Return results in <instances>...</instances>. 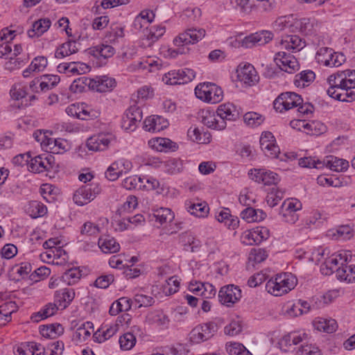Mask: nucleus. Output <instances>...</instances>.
Returning a JSON list of instances; mask_svg holds the SVG:
<instances>
[{
    "mask_svg": "<svg viewBox=\"0 0 355 355\" xmlns=\"http://www.w3.org/2000/svg\"><path fill=\"white\" fill-rule=\"evenodd\" d=\"M297 284V279L293 274H278L275 279L268 281V293L276 297L282 296L294 289Z\"/></svg>",
    "mask_w": 355,
    "mask_h": 355,
    "instance_id": "obj_1",
    "label": "nucleus"
},
{
    "mask_svg": "<svg viewBox=\"0 0 355 355\" xmlns=\"http://www.w3.org/2000/svg\"><path fill=\"white\" fill-rule=\"evenodd\" d=\"M205 30L202 28L192 27L187 28L183 33H180L173 40L174 45L179 47L177 50H174L173 53L175 54L184 53V49H181V46L198 42L205 37Z\"/></svg>",
    "mask_w": 355,
    "mask_h": 355,
    "instance_id": "obj_2",
    "label": "nucleus"
},
{
    "mask_svg": "<svg viewBox=\"0 0 355 355\" xmlns=\"http://www.w3.org/2000/svg\"><path fill=\"white\" fill-rule=\"evenodd\" d=\"M196 97L205 102L217 103L223 98L222 89L211 83H202L198 84L195 88Z\"/></svg>",
    "mask_w": 355,
    "mask_h": 355,
    "instance_id": "obj_3",
    "label": "nucleus"
},
{
    "mask_svg": "<svg viewBox=\"0 0 355 355\" xmlns=\"http://www.w3.org/2000/svg\"><path fill=\"white\" fill-rule=\"evenodd\" d=\"M278 332H274L270 338L272 345H275L282 351L288 352L291 349V347L296 345L302 342L307 338V335L304 332L293 331L290 332L280 338Z\"/></svg>",
    "mask_w": 355,
    "mask_h": 355,
    "instance_id": "obj_4",
    "label": "nucleus"
},
{
    "mask_svg": "<svg viewBox=\"0 0 355 355\" xmlns=\"http://www.w3.org/2000/svg\"><path fill=\"white\" fill-rule=\"evenodd\" d=\"M302 209V202L297 198L286 199L279 207V214L282 220L287 223L294 224L299 220L297 211Z\"/></svg>",
    "mask_w": 355,
    "mask_h": 355,
    "instance_id": "obj_5",
    "label": "nucleus"
},
{
    "mask_svg": "<svg viewBox=\"0 0 355 355\" xmlns=\"http://www.w3.org/2000/svg\"><path fill=\"white\" fill-rule=\"evenodd\" d=\"M315 58L318 63L329 67H338L345 61V56L343 53L335 52L328 47L319 49Z\"/></svg>",
    "mask_w": 355,
    "mask_h": 355,
    "instance_id": "obj_6",
    "label": "nucleus"
},
{
    "mask_svg": "<svg viewBox=\"0 0 355 355\" xmlns=\"http://www.w3.org/2000/svg\"><path fill=\"white\" fill-rule=\"evenodd\" d=\"M101 192L99 184L92 182L78 189L73 194V199L76 205L83 206L93 200Z\"/></svg>",
    "mask_w": 355,
    "mask_h": 355,
    "instance_id": "obj_7",
    "label": "nucleus"
},
{
    "mask_svg": "<svg viewBox=\"0 0 355 355\" xmlns=\"http://www.w3.org/2000/svg\"><path fill=\"white\" fill-rule=\"evenodd\" d=\"M302 98L295 92H287L279 94L273 102L274 109L279 112L289 110L299 105Z\"/></svg>",
    "mask_w": 355,
    "mask_h": 355,
    "instance_id": "obj_8",
    "label": "nucleus"
},
{
    "mask_svg": "<svg viewBox=\"0 0 355 355\" xmlns=\"http://www.w3.org/2000/svg\"><path fill=\"white\" fill-rule=\"evenodd\" d=\"M195 77L196 72L193 69L184 68L168 71L162 77V81L166 85H181L191 82Z\"/></svg>",
    "mask_w": 355,
    "mask_h": 355,
    "instance_id": "obj_9",
    "label": "nucleus"
},
{
    "mask_svg": "<svg viewBox=\"0 0 355 355\" xmlns=\"http://www.w3.org/2000/svg\"><path fill=\"white\" fill-rule=\"evenodd\" d=\"M329 85L340 86L342 89L355 88V70L347 69L330 75L327 78Z\"/></svg>",
    "mask_w": 355,
    "mask_h": 355,
    "instance_id": "obj_10",
    "label": "nucleus"
},
{
    "mask_svg": "<svg viewBox=\"0 0 355 355\" xmlns=\"http://www.w3.org/2000/svg\"><path fill=\"white\" fill-rule=\"evenodd\" d=\"M217 330V324L213 322L199 324L190 332V340L193 343L205 342L212 338Z\"/></svg>",
    "mask_w": 355,
    "mask_h": 355,
    "instance_id": "obj_11",
    "label": "nucleus"
},
{
    "mask_svg": "<svg viewBox=\"0 0 355 355\" xmlns=\"http://www.w3.org/2000/svg\"><path fill=\"white\" fill-rule=\"evenodd\" d=\"M348 261L347 251H341L329 257L320 266V271L324 275L337 274L338 269L341 268Z\"/></svg>",
    "mask_w": 355,
    "mask_h": 355,
    "instance_id": "obj_12",
    "label": "nucleus"
},
{
    "mask_svg": "<svg viewBox=\"0 0 355 355\" xmlns=\"http://www.w3.org/2000/svg\"><path fill=\"white\" fill-rule=\"evenodd\" d=\"M241 290L238 286L229 284L220 288L218 292L220 302L227 306H232L241 298Z\"/></svg>",
    "mask_w": 355,
    "mask_h": 355,
    "instance_id": "obj_13",
    "label": "nucleus"
},
{
    "mask_svg": "<svg viewBox=\"0 0 355 355\" xmlns=\"http://www.w3.org/2000/svg\"><path fill=\"white\" fill-rule=\"evenodd\" d=\"M273 60L282 71L288 73H293L300 68L297 59L293 55L285 52L279 51L275 53Z\"/></svg>",
    "mask_w": 355,
    "mask_h": 355,
    "instance_id": "obj_14",
    "label": "nucleus"
},
{
    "mask_svg": "<svg viewBox=\"0 0 355 355\" xmlns=\"http://www.w3.org/2000/svg\"><path fill=\"white\" fill-rule=\"evenodd\" d=\"M55 158L51 155H40L30 159L28 170L33 173H42L53 168Z\"/></svg>",
    "mask_w": 355,
    "mask_h": 355,
    "instance_id": "obj_15",
    "label": "nucleus"
},
{
    "mask_svg": "<svg viewBox=\"0 0 355 355\" xmlns=\"http://www.w3.org/2000/svg\"><path fill=\"white\" fill-rule=\"evenodd\" d=\"M88 87L98 92H107L112 91L116 85L114 78L107 76H96L90 80H85Z\"/></svg>",
    "mask_w": 355,
    "mask_h": 355,
    "instance_id": "obj_16",
    "label": "nucleus"
},
{
    "mask_svg": "<svg viewBox=\"0 0 355 355\" xmlns=\"http://www.w3.org/2000/svg\"><path fill=\"white\" fill-rule=\"evenodd\" d=\"M238 80L247 86L254 85L259 81V76L254 67L250 64H241L236 70Z\"/></svg>",
    "mask_w": 355,
    "mask_h": 355,
    "instance_id": "obj_17",
    "label": "nucleus"
},
{
    "mask_svg": "<svg viewBox=\"0 0 355 355\" xmlns=\"http://www.w3.org/2000/svg\"><path fill=\"white\" fill-rule=\"evenodd\" d=\"M266 234V228L256 227L252 230L245 231L241 236V241L247 245H258L264 240Z\"/></svg>",
    "mask_w": 355,
    "mask_h": 355,
    "instance_id": "obj_18",
    "label": "nucleus"
},
{
    "mask_svg": "<svg viewBox=\"0 0 355 355\" xmlns=\"http://www.w3.org/2000/svg\"><path fill=\"white\" fill-rule=\"evenodd\" d=\"M279 44L282 49H284L293 53L301 51L306 46L305 41L296 35L283 36Z\"/></svg>",
    "mask_w": 355,
    "mask_h": 355,
    "instance_id": "obj_19",
    "label": "nucleus"
},
{
    "mask_svg": "<svg viewBox=\"0 0 355 355\" xmlns=\"http://www.w3.org/2000/svg\"><path fill=\"white\" fill-rule=\"evenodd\" d=\"M340 87L329 85L327 93L330 97L342 102H352L355 100V92L352 89Z\"/></svg>",
    "mask_w": 355,
    "mask_h": 355,
    "instance_id": "obj_20",
    "label": "nucleus"
},
{
    "mask_svg": "<svg viewBox=\"0 0 355 355\" xmlns=\"http://www.w3.org/2000/svg\"><path fill=\"white\" fill-rule=\"evenodd\" d=\"M111 135L101 134L87 139V146L89 150L102 151L105 150L112 141Z\"/></svg>",
    "mask_w": 355,
    "mask_h": 355,
    "instance_id": "obj_21",
    "label": "nucleus"
},
{
    "mask_svg": "<svg viewBox=\"0 0 355 355\" xmlns=\"http://www.w3.org/2000/svg\"><path fill=\"white\" fill-rule=\"evenodd\" d=\"M189 289L191 292L204 298H210L216 294V289L209 283L190 282Z\"/></svg>",
    "mask_w": 355,
    "mask_h": 355,
    "instance_id": "obj_22",
    "label": "nucleus"
},
{
    "mask_svg": "<svg viewBox=\"0 0 355 355\" xmlns=\"http://www.w3.org/2000/svg\"><path fill=\"white\" fill-rule=\"evenodd\" d=\"M322 168L327 167L331 171L340 172L345 171L349 167V162L343 159H340L334 155L327 156L322 161Z\"/></svg>",
    "mask_w": 355,
    "mask_h": 355,
    "instance_id": "obj_23",
    "label": "nucleus"
},
{
    "mask_svg": "<svg viewBox=\"0 0 355 355\" xmlns=\"http://www.w3.org/2000/svg\"><path fill=\"white\" fill-rule=\"evenodd\" d=\"M168 125V123L166 119L157 115L148 117L144 121L145 130L153 132L163 130Z\"/></svg>",
    "mask_w": 355,
    "mask_h": 355,
    "instance_id": "obj_24",
    "label": "nucleus"
},
{
    "mask_svg": "<svg viewBox=\"0 0 355 355\" xmlns=\"http://www.w3.org/2000/svg\"><path fill=\"white\" fill-rule=\"evenodd\" d=\"M155 12L149 9L142 10L134 19L132 26L137 31H140L144 28H148V25L150 24L155 19Z\"/></svg>",
    "mask_w": 355,
    "mask_h": 355,
    "instance_id": "obj_25",
    "label": "nucleus"
},
{
    "mask_svg": "<svg viewBox=\"0 0 355 355\" xmlns=\"http://www.w3.org/2000/svg\"><path fill=\"white\" fill-rule=\"evenodd\" d=\"M74 297L75 292L73 289H60L55 293V304L58 305L59 309H64L68 306Z\"/></svg>",
    "mask_w": 355,
    "mask_h": 355,
    "instance_id": "obj_26",
    "label": "nucleus"
},
{
    "mask_svg": "<svg viewBox=\"0 0 355 355\" xmlns=\"http://www.w3.org/2000/svg\"><path fill=\"white\" fill-rule=\"evenodd\" d=\"M295 27L301 33L307 35H311L318 31L319 24L315 19L303 18L295 22Z\"/></svg>",
    "mask_w": 355,
    "mask_h": 355,
    "instance_id": "obj_27",
    "label": "nucleus"
},
{
    "mask_svg": "<svg viewBox=\"0 0 355 355\" xmlns=\"http://www.w3.org/2000/svg\"><path fill=\"white\" fill-rule=\"evenodd\" d=\"M202 122L208 128L217 130H224L227 125L225 121L218 119L217 114H215L209 112H206L205 114L202 115Z\"/></svg>",
    "mask_w": 355,
    "mask_h": 355,
    "instance_id": "obj_28",
    "label": "nucleus"
},
{
    "mask_svg": "<svg viewBox=\"0 0 355 355\" xmlns=\"http://www.w3.org/2000/svg\"><path fill=\"white\" fill-rule=\"evenodd\" d=\"M313 325L318 331L328 334L334 332L338 327L336 321L332 318H317L313 320Z\"/></svg>",
    "mask_w": 355,
    "mask_h": 355,
    "instance_id": "obj_29",
    "label": "nucleus"
},
{
    "mask_svg": "<svg viewBox=\"0 0 355 355\" xmlns=\"http://www.w3.org/2000/svg\"><path fill=\"white\" fill-rule=\"evenodd\" d=\"M51 25L49 18H41L33 24L32 28L28 31V35L30 37H40L49 30Z\"/></svg>",
    "mask_w": 355,
    "mask_h": 355,
    "instance_id": "obj_30",
    "label": "nucleus"
},
{
    "mask_svg": "<svg viewBox=\"0 0 355 355\" xmlns=\"http://www.w3.org/2000/svg\"><path fill=\"white\" fill-rule=\"evenodd\" d=\"M266 43V33H255L244 37L240 42L241 46L245 48H252L258 45H264Z\"/></svg>",
    "mask_w": 355,
    "mask_h": 355,
    "instance_id": "obj_31",
    "label": "nucleus"
},
{
    "mask_svg": "<svg viewBox=\"0 0 355 355\" xmlns=\"http://www.w3.org/2000/svg\"><path fill=\"white\" fill-rule=\"evenodd\" d=\"M133 301L127 297H122L114 301L110 306L109 313L111 315H116L120 312H125L131 309Z\"/></svg>",
    "mask_w": 355,
    "mask_h": 355,
    "instance_id": "obj_32",
    "label": "nucleus"
},
{
    "mask_svg": "<svg viewBox=\"0 0 355 355\" xmlns=\"http://www.w3.org/2000/svg\"><path fill=\"white\" fill-rule=\"evenodd\" d=\"M216 114L218 119L223 121H234L236 118V110L234 105L232 103H224L218 106Z\"/></svg>",
    "mask_w": 355,
    "mask_h": 355,
    "instance_id": "obj_33",
    "label": "nucleus"
},
{
    "mask_svg": "<svg viewBox=\"0 0 355 355\" xmlns=\"http://www.w3.org/2000/svg\"><path fill=\"white\" fill-rule=\"evenodd\" d=\"M98 247L104 253H115L119 251L120 245L116 240L110 236L98 239Z\"/></svg>",
    "mask_w": 355,
    "mask_h": 355,
    "instance_id": "obj_34",
    "label": "nucleus"
},
{
    "mask_svg": "<svg viewBox=\"0 0 355 355\" xmlns=\"http://www.w3.org/2000/svg\"><path fill=\"white\" fill-rule=\"evenodd\" d=\"M94 331L93 324L86 322L78 327L73 334V340L77 343H83L90 337Z\"/></svg>",
    "mask_w": 355,
    "mask_h": 355,
    "instance_id": "obj_35",
    "label": "nucleus"
},
{
    "mask_svg": "<svg viewBox=\"0 0 355 355\" xmlns=\"http://www.w3.org/2000/svg\"><path fill=\"white\" fill-rule=\"evenodd\" d=\"M40 332L43 337L53 339L62 335L64 328L58 323L51 324L40 327Z\"/></svg>",
    "mask_w": 355,
    "mask_h": 355,
    "instance_id": "obj_36",
    "label": "nucleus"
},
{
    "mask_svg": "<svg viewBox=\"0 0 355 355\" xmlns=\"http://www.w3.org/2000/svg\"><path fill=\"white\" fill-rule=\"evenodd\" d=\"M315 78V73L311 70H304L295 76L294 84L297 87L309 86Z\"/></svg>",
    "mask_w": 355,
    "mask_h": 355,
    "instance_id": "obj_37",
    "label": "nucleus"
},
{
    "mask_svg": "<svg viewBox=\"0 0 355 355\" xmlns=\"http://www.w3.org/2000/svg\"><path fill=\"white\" fill-rule=\"evenodd\" d=\"M241 212V217L248 223L259 222L265 218L266 214L260 209H254L248 206Z\"/></svg>",
    "mask_w": 355,
    "mask_h": 355,
    "instance_id": "obj_38",
    "label": "nucleus"
},
{
    "mask_svg": "<svg viewBox=\"0 0 355 355\" xmlns=\"http://www.w3.org/2000/svg\"><path fill=\"white\" fill-rule=\"evenodd\" d=\"M78 51L76 46V42L69 40L57 48L55 52L56 58H63L66 56L76 53Z\"/></svg>",
    "mask_w": 355,
    "mask_h": 355,
    "instance_id": "obj_39",
    "label": "nucleus"
},
{
    "mask_svg": "<svg viewBox=\"0 0 355 355\" xmlns=\"http://www.w3.org/2000/svg\"><path fill=\"white\" fill-rule=\"evenodd\" d=\"M58 309L56 304L49 303L41 311L33 314L31 320L34 322H38L43 319L53 315Z\"/></svg>",
    "mask_w": 355,
    "mask_h": 355,
    "instance_id": "obj_40",
    "label": "nucleus"
},
{
    "mask_svg": "<svg viewBox=\"0 0 355 355\" xmlns=\"http://www.w3.org/2000/svg\"><path fill=\"white\" fill-rule=\"evenodd\" d=\"M337 277L341 281L347 282H355V265L344 263L341 268L337 270Z\"/></svg>",
    "mask_w": 355,
    "mask_h": 355,
    "instance_id": "obj_41",
    "label": "nucleus"
},
{
    "mask_svg": "<svg viewBox=\"0 0 355 355\" xmlns=\"http://www.w3.org/2000/svg\"><path fill=\"white\" fill-rule=\"evenodd\" d=\"M91 53L98 58H103L107 59L114 55L115 50L111 45L102 44L91 49Z\"/></svg>",
    "mask_w": 355,
    "mask_h": 355,
    "instance_id": "obj_42",
    "label": "nucleus"
},
{
    "mask_svg": "<svg viewBox=\"0 0 355 355\" xmlns=\"http://www.w3.org/2000/svg\"><path fill=\"white\" fill-rule=\"evenodd\" d=\"M46 207L39 201L30 202L26 208V211L33 218L43 216L46 213Z\"/></svg>",
    "mask_w": 355,
    "mask_h": 355,
    "instance_id": "obj_43",
    "label": "nucleus"
},
{
    "mask_svg": "<svg viewBox=\"0 0 355 355\" xmlns=\"http://www.w3.org/2000/svg\"><path fill=\"white\" fill-rule=\"evenodd\" d=\"M185 207L188 212L197 217H204L208 212L209 208L202 203H194L191 201L185 202Z\"/></svg>",
    "mask_w": 355,
    "mask_h": 355,
    "instance_id": "obj_44",
    "label": "nucleus"
},
{
    "mask_svg": "<svg viewBox=\"0 0 355 355\" xmlns=\"http://www.w3.org/2000/svg\"><path fill=\"white\" fill-rule=\"evenodd\" d=\"M47 146L53 153L61 154L66 152L69 148L67 140L62 139H49Z\"/></svg>",
    "mask_w": 355,
    "mask_h": 355,
    "instance_id": "obj_45",
    "label": "nucleus"
},
{
    "mask_svg": "<svg viewBox=\"0 0 355 355\" xmlns=\"http://www.w3.org/2000/svg\"><path fill=\"white\" fill-rule=\"evenodd\" d=\"M144 179H141V177H138L137 175L130 176L123 180L122 182L123 187L128 189H143L144 185Z\"/></svg>",
    "mask_w": 355,
    "mask_h": 355,
    "instance_id": "obj_46",
    "label": "nucleus"
},
{
    "mask_svg": "<svg viewBox=\"0 0 355 355\" xmlns=\"http://www.w3.org/2000/svg\"><path fill=\"white\" fill-rule=\"evenodd\" d=\"M154 217L156 221H158L161 225L171 222L173 218V213L169 208L160 207L154 211Z\"/></svg>",
    "mask_w": 355,
    "mask_h": 355,
    "instance_id": "obj_47",
    "label": "nucleus"
},
{
    "mask_svg": "<svg viewBox=\"0 0 355 355\" xmlns=\"http://www.w3.org/2000/svg\"><path fill=\"white\" fill-rule=\"evenodd\" d=\"M329 236L334 240L346 241L352 237V230L349 226H341L329 232Z\"/></svg>",
    "mask_w": 355,
    "mask_h": 355,
    "instance_id": "obj_48",
    "label": "nucleus"
},
{
    "mask_svg": "<svg viewBox=\"0 0 355 355\" xmlns=\"http://www.w3.org/2000/svg\"><path fill=\"white\" fill-rule=\"evenodd\" d=\"M118 331L117 325L111 326L105 330L103 329L98 330L93 335L94 340L102 343L112 337Z\"/></svg>",
    "mask_w": 355,
    "mask_h": 355,
    "instance_id": "obj_49",
    "label": "nucleus"
},
{
    "mask_svg": "<svg viewBox=\"0 0 355 355\" xmlns=\"http://www.w3.org/2000/svg\"><path fill=\"white\" fill-rule=\"evenodd\" d=\"M297 123H302V126L305 129L310 130L311 134L313 135H321L326 131V126L324 123L320 121H311L309 123H306L303 121H297Z\"/></svg>",
    "mask_w": 355,
    "mask_h": 355,
    "instance_id": "obj_50",
    "label": "nucleus"
},
{
    "mask_svg": "<svg viewBox=\"0 0 355 355\" xmlns=\"http://www.w3.org/2000/svg\"><path fill=\"white\" fill-rule=\"evenodd\" d=\"M284 198V191L279 190L276 187L268 189V205L274 207Z\"/></svg>",
    "mask_w": 355,
    "mask_h": 355,
    "instance_id": "obj_51",
    "label": "nucleus"
},
{
    "mask_svg": "<svg viewBox=\"0 0 355 355\" xmlns=\"http://www.w3.org/2000/svg\"><path fill=\"white\" fill-rule=\"evenodd\" d=\"M268 151H270V155H268V157H270L272 159H279L282 155L279 147L276 144V140L274 135L268 132Z\"/></svg>",
    "mask_w": 355,
    "mask_h": 355,
    "instance_id": "obj_52",
    "label": "nucleus"
},
{
    "mask_svg": "<svg viewBox=\"0 0 355 355\" xmlns=\"http://www.w3.org/2000/svg\"><path fill=\"white\" fill-rule=\"evenodd\" d=\"M81 271L78 268H71L67 270L62 276V279L68 285H73L78 282L81 277Z\"/></svg>",
    "mask_w": 355,
    "mask_h": 355,
    "instance_id": "obj_53",
    "label": "nucleus"
},
{
    "mask_svg": "<svg viewBox=\"0 0 355 355\" xmlns=\"http://www.w3.org/2000/svg\"><path fill=\"white\" fill-rule=\"evenodd\" d=\"M60 81V78L55 75H44L41 77L40 89L42 92L53 88Z\"/></svg>",
    "mask_w": 355,
    "mask_h": 355,
    "instance_id": "obj_54",
    "label": "nucleus"
},
{
    "mask_svg": "<svg viewBox=\"0 0 355 355\" xmlns=\"http://www.w3.org/2000/svg\"><path fill=\"white\" fill-rule=\"evenodd\" d=\"M226 350L230 355H252L243 344L239 343H227Z\"/></svg>",
    "mask_w": 355,
    "mask_h": 355,
    "instance_id": "obj_55",
    "label": "nucleus"
},
{
    "mask_svg": "<svg viewBox=\"0 0 355 355\" xmlns=\"http://www.w3.org/2000/svg\"><path fill=\"white\" fill-rule=\"evenodd\" d=\"M244 122L252 128H255L262 124L265 117L257 112H250L243 116Z\"/></svg>",
    "mask_w": 355,
    "mask_h": 355,
    "instance_id": "obj_56",
    "label": "nucleus"
},
{
    "mask_svg": "<svg viewBox=\"0 0 355 355\" xmlns=\"http://www.w3.org/2000/svg\"><path fill=\"white\" fill-rule=\"evenodd\" d=\"M172 141L166 138L157 137L148 141V146L157 151H162L163 148H171Z\"/></svg>",
    "mask_w": 355,
    "mask_h": 355,
    "instance_id": "obj_57",
    "label": "nucleus"
},
{
    "mask_svg": "<svg viewBox=\"0 0 355 355\" xmlns=\"http://www.w3.org/2000/svg\"><path fill=\"white\" fill-rule=\"evenodd\" d=\"M119 342L122 349L129 350L135 346L136 338L133 334L127 332L120 336Z\"/></svg>",
    "mask_w": 355,
    "mask_h": 355,
    "instance_id": "obj_58",
    "label": "nucleus"
},
{
    "mask_svg": "<svg viewBox=\"0 0 355 355\" xmlns=\"http://www.w3.org/2000/svg\"><path fill=\"white\" fill-rule=\"evenodd\" d=\"M149 321L159 327H167L169 324L168 317L162 312H155L148 317Z\"/></svg>",
    "mask_w": 355,
    "mask_h": 355,
    "instance_id": "obj_59",
    "label": "nucleus"
},
{
    "mask_svg": "<svg viewBox=\"0 0 355 355\" xmlns=\"http://www.w3.org/2000/svg\"><path fill=\"white\" fill-rule=\"evenodd\" d=\"M33 346H36V343H21L14 347L13 352L15 355H33Z\"/></svg>",
    "mask_w": 355,
    "mask_h": 355,
    "instance_id": "obj_60",
    "label": "nucleus"
},
{
    "mask_svg": "<svg viewBox=\"0 0 355 355\" xmlns=\"http://www.w3.org/2000/svg\"><path fill=\"white\" fill-rule=\"evenodd\" d=\"M134 302L138 308L148 307L155 303V300L153 297L147 295L136 294L134 297Z\"/></svg>",
    "mask_w": 355,
    "mask_h": 355,
    "instance_id": "obj_61",
    "label": "nucleus"
},
{
    "mask_svg": "<svg viewBox=\"0 0 355 355\" xmlns=\"http://www.w3.org/2000/svg\"><path fill=\"white\" fill-rule=\"evenodd\" d=\"M105 175L110 181H115L122 175V168H119L116 162H114L107 168Z\"/></svg>",
    "mask_w": 355,
    "mask_h": 355,
    "instance_id": "obj_62",
    "label": "nucleus"
},
{
    "mask_svg": "<svg viewBox=\"0 0 355 355\" xmlns=\"http://www.w3.org/2000/svg\"><path fill=\"white\" fill-rule=\"evenodd\" d=\"M266 280V272L264 270L254 273L248 280V285L251 288L260 286Z\"/></svg>",
    "mask_w": 355,
    "mask_h": 355,
    "instance_id": "obj_63",
    "label": "nucleus"
},
{
    "mask_svg": "<svg viewBox=\"0 0 355 355\" xmlns=\"http://www.w3.org/2000/svg\"><path fill=\"white\" fill-rule=\"evenodd\" d=\"M165 33V27L162 26H152L147 35V40L150 44L158 40Z\"/></svg>",
    "mask_w": 355,
    "mask_h": 355,
    "instance_id": "obj_64",
    "label": "nucleus"
}]
</instances>
